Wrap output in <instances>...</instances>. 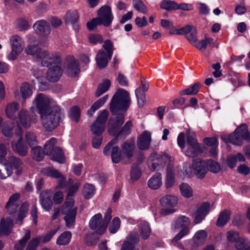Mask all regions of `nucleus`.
<instances>
[{
  "label": "nucleus",
  "mask_w": 250,
  "mask_h": 250,
  "mask_svg": "<svg viewBox=\"0 0 250 250\" xmlns=\"http://www.w3.org/2000/svg\"><path fill=\"white\" fill-rule=\"evenodd\" d=\"M249 244V240L247 238L239 237V238L235 243V248L238 250H241Z\"/></svg>",
  "instance_id": "obj_54"
},
{
  "label": "nucleus",
  "mask_w": 250,
  "mask_h": 250,
  "mask_svg": "<svg viewBox=\"0 0 250 250\" xmlns=\"http://www.w3.org/2000/svg\"><path fill=\"white\" fill-rule=\"evenodd\" d=\"M200 87V83H196L191 86L183 90L180 92L181 95H194L199 91Z\"/></svg>",
  "instance_id": "obj_48"
},
{
  "label": "nucleus",
  "mask_w": 250,
  "mask_h": 250,
  "mask_svg": "<svg viewBox=\"0 0 250 250\" xmlns=\"http://www.w3.org/2000/svg\"><path fill=\"white\" fill-rule=\"evenodd\" d=\"M210 205L208 203L204 202L199 206L194 213L193 217L195 224H198L204 219L205 216L208 213Z\"/></svg>",
  "instance_id": "obj_19"
},
{
  "label": "nucleus",
  "mask_w": 250,
  "mask_h": 250,
  "mask_svg": "<svg viewBox=\"0 0 250 250\" xmlns=\"http://www.w3.org/2000/svg\"><path fill=\"white\" fill-rule=\"evenodd\" d=\"M93 233H88L84 237V243L88 246L95 245L97 243V240L93 238Z\"/></svg>",
  "instance_id": "obj_62"
},
{
  "label": "nucleus",
  "mask_w": 250,
  "mask_h": 250,
  "mask_svg": "<svg viewBox=\"0 0 250 250\" xmlns=\"http://www.w3.org/2000/svg\"><path fill=\"white\" fill-rule=\"evenodd\" d=\"M228 140L231 143L235 145H241L243 140L250 141V133L248 130L247 125L244 124L237 127L233 134H230Z\"/></svg>",
  "instance_id": "obj_9"
},
{
  "label": "nucleus",
  "mask_w": 250,
  "mask_h": 250,
  "mask_svg": "<svg viewBox=\"0 0 250 250\" xmlns=\"http://www.w3.org/2000/svg\"><path fill=\"white\" fill-rule=\"evenodd\" d=\"M68 183L72 185L69 188L66 201L62 209V212L65 215L64 219L66 226L70 228L75 223L77 212V208L74 206V201L71 197L77 192L80 185L77 183L73 184V180L71 179L69 180Z\"/></svg>",
  "instance_id": "obj_3"
},
{
  "label": "nucleus",
  "mask_w": 250,
  "mask_h": 250,
  "mask_svg": "<svg viewBox=\"0 0 250 250\" xmlns=\"http://www.w3.org/2000/svg\"><path fill=\"white\" fill-rule=\"evenodd\" d=\"M51 192L49 190L42 191L40 194V202L42 208L46 211H49L52 207Z\"/></svg>",
  "instance_id": "obj_27"
},
{
  "label": "nucleus",
  "mask_w": 250,
  "mask_h": 250,
  "mask_svg": "<svg viewBox=\"0 0 250 250\" xmlns=\"http://www.w3.org/2000/svg\"><path fill=\"white\" fill-rule=\"evenodd\" d=\"M226 237L228 242L233 243L239 238V233L238 231L233 230L228 231L226 233Z\"/></svg>",
  "instance_id": "obj_55"
},
{
  "label": "nucleus",
  "mask_w": 250,
  "mask_h": 250,
  "mask_svg": "<svg viewBox=\"0 0 250 250\" xmlns=\"http://www.w3.org/2000/svg\"><path fill=\"white\" fill-rule=\"evenodd\" d=\"M36 32L43 37L48 36L51 32V29L49 23L45 20H39L37 21L33 25Z\"/></svg>",
  "instance_id": "obj_20"
},
{
  "label": "nucleus",
  "mask_w": 250,
  "mask_h": 250,
  "mask_svg": "<svg viewBox=\"0 0 250 250\" xmlns=\"http://www.w3.org/2000/svg\"><path fill=\"white\" fill-rule=\"evenodd\" d=\"M175 183V173L173 167H168L167 168V175L165 186L167 188H169L173 186Z\"/></svg>",
  "instance_id": "obj_35"
},
{
  "label": "nucleus",
  "mask_w": 250,
  "mask_h": 250,
  "mask_svg": "<svg viewBox=\"0 0 250 250\" xmlns=\"http://www.w3.org/2000/svg\"><path fill=\"white\" fill-rule=\"evenodd\" d=\"M41 172L44 175L54 178H59L60 176V173L58 171L50 167L42 168Z\"/></svg>",
  "instance_id": "obj_49"
},
{
  "label": "nucleus",
  "mask_w": 250,
  "mask_h": 250,
  "mask_svg": "<svg viewBox=\"0 0 250 250\" xmlns=\"http://www.w3.org/2000/svg\"><path fill=\"white\" fill-rule=\"evenodd\" d=\"M208 234L204 230L197 231L193 238L194 243L197 246L202 245L206 241Z\"/></svg>",
  "instance_id": "obj_37"
},
{
  "label": "nucleus",
  "mask_w": 250,
  "mask_h": 250,
  "mask_svg": "<svg viewBox=\"0 0 250 250\" xmlns=\"http://www.w3.org/2000/svg\"><path fill=\"white\" fill-rule=\"evenodd\" d=\"M205 162L207 170L208 169L213 173H218L220 171V167L217 162L211 159Z\"/></svg>",
  "instance_id": "obj_47"
},
{
  "label": "nucleus",
  "mask_w": 250,
  "mask_h": 250,
  "mask_svg": "<svg viewBox=\"0 0 250 250\" xmlns=\"http://www.w3.org/2000/svg\"><path fill=\"white\" fill-rule=\"evenodd\" d=\"M1 132L5 137H11L13 134L12 125L8 122H4L2 125Z\"/></svg>",
  "instance_id": "obj_56"
},
{
  "label": "nucleus",
  "mask_w": 250,
  "mask_h": 250,
  "mask_svg": "<svg viewBox=\"0 0 250 250\" xmlns=\"http://www.w3.org/2000/svg\"><path fill=\"white\" fill-rule=\"evenodd\" d=\"M21 194L16 193L12 194L9 198L5 205V208L10 214H13L19 210L16 223L21 225L22 220L27 212L28 205L22 203L20 200Z\"/></svg>",
  "instance_id": "obj_5"
},
{
  "label": "nucleus",
  "mask_w": 250,
  "mask_h": 250,
  "mask_svg": "<svg viewBox=\"0 0 250 250\" xmlns=\"http://www.w3.org/2000/svg\"><path fill=\"white\" fill-rule=\"evenodd\" d=\"M25 52L32 56L34 59L40 62L42 66L51 65L46 74V78L49 81L54 82L59 80L62 70L60 65L61 58L58 54H49L46 50L32 45H28L25 48Z\"/></svg>",
  "instance_id": "obj_2"
},
{
  "label": "nucleus",
  "mask_w": 250,
  "mask_h": 250,
  "mask_svg": "<svg viewBox=\"0 0 250 250\" xmlns=\"http://www.w3.org/2000/svg\"><path fill=\"white\" fill-rule=\"evenodd\" d=\"M134 8L139 12L146 14L147 12V8L144 4L142 0H132Z\"/></svg>",
  "instance_id": "obj_52"
},
{
  "label": "nucleus",
  "mask_w": 250,
  "mask_h": 250,
  "mask_svg": "<svg viewBox=\"0 0 250 250\" xmlns=\"http://www.w3.org/2000/svg\"><path fill=\"white\" fill-rule=\"evenodd\" d=\"M130 104L128 92L122 88L118 89L110 103L111 112L114 115H116L114 120L109 121L108 131L110 134L118 136L120 134L127 135L130 133L132 126L130 121L127 122L122 129L120 128L125 122L123 113L127 110Z\"/></svg>",
  "instance_id": "obj_1"
},
{
  "label": "nucleus",
  "mask_w": 250,
  "mask_h": 250,
  "mask_svg": "<svg viewBox=\"0 0 250 250\" xmlns=\"http://www.w3.org/2000/svg\"><path fill=\"white\" fill-rule=\"evenodd\" d=\"M230 212L229 210H225L222 211L216 222V225L218 227H222L225 225L229 220Z\"/></svg>",
  "instance_id": "obj_39"
},
{
  "label": "nucleus",
  "mask_w": 250,
  "mask_h": 250,
  "mask_svg": "<svg viewBox=\"0 0 250 250\" xmlns=\"http://www.w3.org/2000/svg\"><path fill=\"white\" fill-rule=\"evenodd\" d=\"M139 234L137 232H132L129 234L122 247L121 250H135L134 245L138 243Z\"/></svg>",
  "instance_id": "obj_24"
},
{
  "label": "nucleus",
  "mask_w": 250,
  "mask_h": 250,
  "mask_svg": "<svg viewBox=\"0 0 250 250\" xmlns=\"http://www.w3.org/2000/svg\"><path fill=\"white\" fill-rule=\"evenodd\" d=\"M20 92L21 97L25 100L31 96L33 93L32 88L28 83H23L21 87Z\"/></svg>",
  "instance_id": "obj_38"
},
{
  "label": "nucleus",
  "mask_w": 250,
  "mask_h": 250,
  "mask_svg": "<svg viewBox=\"0 0 250 250\" xmlns=\"http://www.w3.org/2000/svg\"><path fill=\"white\" fill-rule=\"evenodd\" d=\"M141 177V171L138 167L132 168L131 171L130 177L133 181H136Z\"/></svg>",
  "instance_id": "obj_64"
},
{
  "label": "nucleus",
  "mask_w": 250,
  "mask_h": 250,
  "mask_svg": "<svg viewBox=\"0 0 250 250\" xmlns=\"http://www.w3.org/2000/svg\"><path fill=\"white\" fill-rule=\"evenodd\" d=\"M181 195L186 198H190L193 195L192 188L187 183H183L179 186Z\"/></svg>",
  "instance_id": "obj_40"
},
{
  "label": "nucleus",
  "mask_w": 250,
  "mask_h": 250,
  "mask_svg": "<svg viewBox=\"0 0 250 250\" xmlns=\"http://www.w3.org/2000/svg\"><path fill=\"white\" fill-rule=\"evenodd\" d=\"M151 142V134L147 131H144L137 140V146L141 150H146L149 148Z\"/></svg>",
  "instance_id": "obj_25"
},
{
  "label": "nucleus",
  "mask_w": 250,
  "mask_h": 250,
  "mask_svg": "<svg viewBox=\"0 0 250 250\" xmlns=\"http://www.w3.org/2000/svg\"><path fill=\"white\" fill-rule=\"evenodd\" d=\"M44 153V151H42L40 146L33 147L31 150L32 157L37 161H41L43 159Z\"/></svg>",
  "instance_id": "obj_46"
},
{
  "label": "nucleus",
  "mask_w": 250,
  "mask_h": 250,
  "mask_svg": "<svg viewBox=\"0 0 250 250\" xmlns=\"http://www.w3.org/2000/svg\"><path fill=\"white\" fill-rule=\"evenodd\" d=\"M18 136V142L11 143V147L13 151L17 152L20 155L25 156L28 151V146L22 142V132L21 128H19L16 132Z\"/></svg>",
  "instance_id": "obj_17"
},
{
  "label": "nucleus",
  "mask_w": 250,
  "mask_h": 250,
  "mask_svg": "<svg viewBox=\"0 0 250 250\" xmlns=\"http://www.w3.org/2000/svg\"><path fill=\"white\" fill-rule=\"evenodd\" d=\"M112 47V43L110 41L106 40L104 42L103 44V48L105 50V52L107 54H108L109 58H111L113 54Z\"/></svg>",
  "instance_id": "obj_60"
},
{
  "label": "nucleus",
  "mask_w": 250,
  "mask_h": 250,
  "mask_svg": "<svg viewBox=\"0 0 250 250\" xmlns=\"http://www.w3.org/2000/svg\"><path fill=\"white\" fill-rule=\"evenodd\" d=\"M190 221L186 216H180L177 218L172 225V228L173 229H178L181 228L183 229L175 236L172 239V243L173 245L176 246L180 248H183V245L177 242L182 239L184 236L189 232V226Z\"/></svg>",
  "instance_id": "obj_6"
},
{
  "label": "nucleus",
  "mask_w": 250,
  "mask_h": 250,
  "mask_svg": "<svg viewBox=\"0 0 250 250\" xmlns=\"http://www.w3.org/2000/svg\"><path fill=\"white\" fill-rule=\"evenodd\" d=\"M88 39L89 42L94 44L102 43L103 42V38L100 35L90 34Z\"/></svg>",
  "instance_id": "obj_61"
},
{
  "label": "nucleus",
  "mask_w": 250,
  "mask_h": 250,
  "mask_svg": "<svg viewBox=\"0 0 250 250\" xmlns=\"http://www.w3.org/2000/svg\"><path fill=\"white\" fill-rule=\"evenodd\" d=\"M160 6L162 8L167 10H176L177 9V3L173 1L164 0L161 4Z\"/></svg>",
  "instance_id": "obj_50"
},
{
  "label": "nucleus",
  "mask_w": 250,
  "mask_h": 250,
  "mask_svg": "<svg viewBox=\"0 0 250 250\" xmlns=\"http://www.w3.org/2000/svg\"><path fill=\"white\" fill-rule=\"evenodd\" d=\"M57 140L52 138L44 145V153L50 156V158L60 163H63L65 161V157L62 151L60 148L55 146Z\"/></svg>",
  "instance_id": "obj_8"
},
{
  "label": "nucleus",
  "mask_w": 250,
  "mask_h": 250,
  "mask_svg": "<svg viewBox=\"0 0 250 250\" xmlns=\"http://www.w3.org/2000/svg\"><path fill=\"white\" fill-rule=\"evenodd\" d=\"M13 227V221L11 219H2L0 223V235H8Z\"/></svg>",
  "instance_id": "obj_30"
},
{
  "label": "nucleus",
  "mask_w": 250,
  "mask_h": 250,
  "mask_svg": "<svg viewBox=\"0 0 250 250\" xmlns=\"http://www.w3.org/2000/svg\"><path fill=\"white\" fill-rule=\"evenodd\" d=\"M186 37L192 45L196 43L197 40V36L196 29L194 26L192 25L190 31L186 34Z\"/></svg>",
  "instance_id": "obj_51"
},
{
  "label": "nucleus",
  "mask_w": 250,
  "mask_h": 250,
  "mask_svg": "<svg viewBox=\"0 0 250 250\" xmlns=\"http://www.w3.org/2000/svg\"><path fill=\"white\" fill-rule=\"evenodd\" d=\"M111 83L108 80H105L103 82L99 85L95 92V96L97 97H100L103 93L108 90L110 86Z\"/></svg>",
  "instance_id": "obj_41"
},
{
  "label": "nucleus",
  "mask_w": 250,
  "mask_h": 250,
  "mask_svg": "<svg viewBox=\"0 0 250 250\" xmlns=\"http://www.w3.org/2000/svg\"><path fill=\"white\" fill-rule=\"evenodd\" d=\"M139 231L142 239H147L151 232L149 223L146 221L141 222L139 225Z\"/></svg>",
  "instance_id": "obj_36"
},
{
  "label": "nucleus",
  "mask_w": 250,
  "mask_h": 250,
  "mask_svg": "<svg viewBox=\"0 0 250 250\" xmlns=\"http://www.w3.org/2000/svg\"><path fill=\"white\" fill-rule=\"evenodd\" d=\"M60 229V227H58L57 228L50 230L42 237V242L43 243H47L49 242Z\"/></svg>",
  "instance_id": "obj_57"
},
{
  "label": "nucleus",
  "mask_w": 250,
  "mask_h": 250,
  "mask_svg": "<svg viewBox=\"0 0 250 250\" xmlns=\"http://www.w3.org/2000/svg\"><path fill=\"white\" fill-rule=\"evenodd\" d=\"M122 152L126 160L125 163L129 162L134 153L135 145L134 141L125 142L121 146Z\"/></svg>",
  "instance_id": "obj_21"
},
{
  "label": "nucleus",
  "mask_w": 250,
  "mask_h": 250,
  "mask_svg": "<svg viewBox=\"0 0 250 250\" xmlns=\"http://www.w3.org/2000/svg\"><path fill=\"white\" fill-rule=\"evenodd\" d=\"M161 205L165 208L161 209L160 213L163 215H167L175 212L173 208L178 203V198L173 195H166L160 200Z\"/></svg>",
  "instance_id": "obj_12"
},
{
  "label": "nucleus",
  "mask_w": 250,
  "mask_h": 250,
  "mask_svg": "<svg viewBox=\"0 0 250 250\" xmlns=\"http://www.w3.org/2000/svg\"><path fill=\"white\" fill-rule=\"evenodd\" d=\"M19 104L16 102H13L8 104L5 109V113L7 117L12 120L15 119L16 113L19 109Z\"/></svg>",
  "instance_id": "obj_33"
},
{
  "label": "nucleus",
  "mask_w": 250,
  "mask_h": 250,
  "mask_svg": "<svg viewBox=\"0 0 250 250\" xmlns=\"http://www.w3.org/2000/svg\"><path fill=\"white\" fill-rule=\"evenodd\" d=\"M148 83L141 80V86L135 90L138 105L140 107H143L146 103L145 92L148 90Z\"/></svg>",
  "instance_id": "obj_22"
},
{
  "label": "nucleus",
  "mask_w": 250,
  "mask_h": 250,
  "mask_svg": "<svg viewBox=\"0 0 250 250\" xmlns=\"http://www.w3.org/2000/svg\"><path fill=\"white\" fill-rule=\"evenodd\" d=\"M186 141L187 148L185 154L187 156L193 158L202 153L201 146L197 142L194 133L188 132Z\"/></svg>",
  "instance_id": "obj_10"
},
{
  "label": "nucleus",
  "mask_w": 250,
  "mask_h": 250,
  "mask_svg": "<svg viewBox=\"0 0 250 250\" xmlns=\"http://www.w3.org/2000/svg\"><path fill=\"white\" fill-rule=\"evenodd\" d=\"M95 189L94 186L91 184H85L83 187V194L86 199L91 198L95 194Z\"/></svg>",
  "instance_id": "obj_45"
},
{
  "label": "nucleus",
  "mask_w": 250,
  "mask_h": 250,
  "mask_svg": "<svg viewBox=\"0 0 250 250\" xmlns=\"http://www.w3.org/2000/svg\"><path fill=\"white\" fill-rule=\"evenodd\" d=\"M118 142V139L116 138L112 139L108 144L104 147L103 152L105 155H109L110 150H111V156L112 161L113 163L117 164L120 162L121 160L125 162L126 160L122 150L119 149V147L117 146H113Z\"/></svg>",
  "instance_id": "obj_11"
},
{
  "label": "nucleus",
  "mask_w": 250,
  "mask_h": 250,
  "mask_svg": "<svg viewBox=\"0 0 250 250\" xmlns=\"http://www.w3.org/2000/svg\"><path fill=\"white\" fill-rule=\"evenodd\" d=\"M71 238V233L70 231H65L59 236L57 239L56 243L59 245L68 244Z\"/></svg>",
  "instance_id": "obj_42"
},
{
  "label": "nucleus",
  "mask_w": 250,
  "mask_h": 250,
  "mask_svg": "<svg viewBox=\"0 0 250 250\" xmlns=\"http://www.w3.org/2000/svg\"><path fill=\"white\" fill-rule=\"evenodd\" d=\"M174 159L168 154L162 155L156 153H152L148 158V166L150 170L154 171L165 165L168 167H173Z\"/></svg>",
  "instance_id": "obj_7"
},
{
  "label": "nucleus",
  "mask_w": 250,
  "mask_h": 250,
  "mask_svg": "<svg viewBox=\"0 0 250 250\" xmlns=\"http://www.w3.org/2000/svg\"><path fill=\"white\" fill-rule=\"evenodd\" d=\"M110 59L105 51L100 50L96 57L97 66L101 69L105 67L107 64L108 59Z\"/></svg>",
  "instance_id": "obj_29"
},
{
  "label": "nucleus",
  "mask_w": 250,
  "mask_h": 250,
  "mask_svg": "<svg viewBox=\"0 0 250 250\" xmlns=\"http://www.w3.org/2000/svg\"><path fill=\"white\" fill-rule=\"evenodd\" d=\"M39 113L53 108L57 106L55 102L43 94H38L34 101Z\"/></svg>",
  "instance_id": "obj_14"
},
{
  "label": "nucleus",
  "mask_w": 250,
  "mask_h": 250,
  "mask_svg": "<svg viewBox=\"0 0 250 250\" xmlns=\"http://www.w3.org/2000/svg\"><path fill=\"white\" fill-rule=\"evenodd\" d=\"M80 108L77 106L71 107L68 112L69 117L71 120L76 123H78L80 120Z\"/></svg>",
  "instance_id": "obj_43"
},
{
  "label": "nucleus",
  "mask_w": 250,
  "mask_h": 250,
  "mask_svg": "<svg viewBox=\"0 0 250 250\" xmlns=\"http://www.w3.org/2000/svg\"><path fill=\"white\" fill-rule=\"evenodd\" d=\"M10 168L15 169V173L17 175H20L22 172V162L21 160L14 156H11L9 160Z\"/></svg>",
  "instance_id": "obj_31"
},
{
  "label": "nucleus",
  "mask_w": 250,
  "mask_h": 250,
  "mask_svg": "<svg viewBox=\"0 0 250 250\" xmlns=\"http://www.w3.org/2000/svg\"><path fill=\"white\" fill-rule=\"evenodd\" d=\"M98 17L97 18L105 26H109L113 20V16L109 6L104 5L98 11Z\"/></svg>",
  "instance_id": "obj_18"
},
{
  "label": "nucleus",
  "mask_w": 250,
  "mask_h": 250,
  "mask_svg": "<svg viewBox=\"0 0 250 250\" xmlns=\"http://www.w3.org/2000/svg\"><path fill=\"white\" fill-rule=\"evenodd\" d=\"M69 64L67 67V72L71 77L76 76L80 72L78 64V61L76 60L73 56L67 57Z\"/></svg>",
  "instance_id": "obj_26"
},
{
  "label": "nucleus",
  "mask_w": 250,
  "mask_h": 250,
  "mask_svg": "<svg viewBox=\"0 0 250 250\" xmlns=\"http://www.w3.org/2000/svg\"><path fill=\"white\" fill-rule=\"evenodd\" d=\"M108 116V112L107 110L101 111L96 121L105 125Z\"/></svg>",
  "instance_id": "obj_59"
},
{
  "label": "nucleus",
  "mask_w": 250,
  "mask_h": 250,
  "mask_svg": "<svg viewBox=\"0 0 250 250\" xmlns=\"http://www.w3.org/2000/svg\"><path fill=\"white\" fill-rule=\"evenodd\" d=\"M10 43L12 50L8 56L10 60L17 59L18 55L22 52L23 49V41L21 38L18 35H14L10 39Z\"/></svg>",
  "instance_id": "obj_13"
},
{
  "label": "nucleus",
  "mask_w": 250,
  "mask_h": 250,
  "mask_svg": "<svg viewBox=\"0 0 250 250\" xmlns=\"http://www.w3.org/2000/svg\"><path fill=\"white\" fill-rule=\"evenodd\" d=\"M26 142L30 146L34 145L37 142L36 137L31 132H27L25 135Z\"/></svg>",
  "instance_id": "obj_63"
},
{
  "label": "nucleus",
  "mask_w": 250,
  "mask_h": 250,
  "mask_svg": "<svg viewBox=\"0 0 250 250\" xmlns=\"http://www.w3.org/2000/svg\"><path fill=\"white\" fill-rule=\"evenodd\" d=\"M89 226L97 234H103L106 230V225H104L103 222L102 214L98 213L94 215L89 221Z\"/></svg>",
  "instance_id": "obj_16"
},
{
  "label": "nucleus",
  "mask_w": 250,
  "mask_h": 250,
  "mask_svg": "<svg viewBox=\"0 0 250 250\" xmlns=\"http://www.w3.org/2000/svg\"><path fill=\"white\" fill-rule=\"evenodd\" d=\"M108 99V95H106L99 99L92 105L91 108L87 111V115L89 116H92L97 110L104 105Z\"/></svg>",
  "instance_id": "obj_34"
},
{
  "label": "nucleus",
  "mask_w": 250,
  "mask_h": 250,
  "mask_svg": "<svg viewBox=\"0 0 250 250\" xmlns=\"http://www.w3.org/2000/svg\"><path fill=\"white\" fill-rule=\"evenodd\" d=\"M121 221L118 217H115L112 220L108 229L110 233H115L120 227Z\"/></svg>",
  "instance_id": "obj_53"
},
{
  "label": "nucleus",
  "mask_w": 250,
  "mask_h": 250,
  "mask_svg": "<svg viewBox=\"0 0 250 250\" xmlns=\"http://www.w3.org/2000/svg\"><path fill=\"white\" fill-rule=\"evenodd\" d=\"M79 19L77 12L75 10L67 11L64 18L65 22L72 24L75 30L78 29V25L76 24Z\"/></svg>",
  "instance_id": "obj_28"
},
{
  "label": "nucleus",
  "mask_w": 250,
  "mask_h": 250,
  "mask_svg": "<svg viewBox=\"0 0 250 250\" xmlns=\"http://www.w3.org/2000/svg\"><path fill=\"white\" fill-rule=\"evenodd\" d=\"M105 129V125L96 121L91 126V130L96 136H101Z\"/></svg>",
  "instance_id": "obj_44"
},
{
  "label": "nucleus",
  "mask_w": 250,
  "mask_h": 250,
  "mask_svg": "<svg viewBox=\"0 0 250 250\" xmlns=\"http://www.w3.org/2000/svg\"><path fill=\"white\" fill-rule=\"evenodd\" d=\"M162 185V175L160 173H155L148 181V187L153 189H158Z\"/></svg>",
  "instance_id": "obj_32"
},
{
  "label": "nucleus",
  "mask_w": 250,
  "mask_h": 250,
  "mask_svg": "<svg viewBox=\"0 0 250 250\" xmlns=\"http://www.w3.org/2000/svg\"><path fill=\"white\" fill-rule=\"evenodd\" d=\"M192 167L195 175L200 179L203 178L207 172L206 162L199 159L194 160Z\"/></svg>",
  "instance_id": "obj_23"
},
{
  "label": "nucleus",
  "mask_w": 250,
  "mask_h": 250,
  "mask_svg": "<svg viewBox=\"0 0 250 250\" xmlns=\"http://www.w3.org/2000/svg\"><path fill=\"white\" fill-rule=\"evenodd\" d=\"M42 125L47 131H51L58 126L64 116V113L58 106L39 113Z\"/></svg>",
  "instance_id": "obj_4"
},
{
  "label": "nucleus",
  "mask_w": 250,
  "mask_h": 250,
  "mask_svg": "<svg viewBox=\"0 0 250 250\" xmlns=\"http://www.w3.org/2000/svg\"><path fill=\"white\" fill-rule=\"evenodd\" d=\"M15 24L16 27L19 28L20 30H26L28 28V22L27 21L22 18L16 20Z\"/></svg>",
  "instance_id": "obj_58"
},
{
  "label": "nucleus",
  "mask_w": 250,
  "mask_h": 250,
  "mask_svg": "<svg viewBox=\"0 0 250 250\" xmlns=\"http://www.w3.org/2000/svg\"><path fill=\"white\" fill-rule=\"evenodd\" d=\"M37 120L35 115L32 114L31 117L29 115L28 111L21 109L18 113L17 122L18 125H21L23 127H29L32 123H35ZM21 128L20 127L18 129Z\"/></svg>",
  "instance_id": "obj_15"
}]
</instances>
